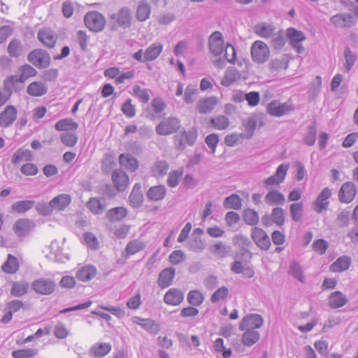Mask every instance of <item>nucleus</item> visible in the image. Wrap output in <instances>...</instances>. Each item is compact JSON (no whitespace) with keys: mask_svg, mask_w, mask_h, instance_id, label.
<instances>
[{"mask_svg":"<svg viewBox=\"0 0 358 358\" xmlns=\"http://www.w3.org/2000/svg\"><path fill=\"white\" fill-rule=\"evenodd\" d=\"M84 22L87 28L94 32L101 31L106 24L105 17L98 11H89L84 17Z\"/></svg>","mask_w":358,"mask_h":358,"instance_id":"nucleus-1","label":"nucleus"},{"mask_svg":"<svg viewBox=\"0 0 358 358\" xmlns=\"http://www.w3.org/2000/svg\"><path fill=\"white\" fill-rule=\"evenodd\" d=\"M27 60L38 69H46L51 63L50 55L43 49H34L27 56Z\"/></svg>","mask_w":358,"mask_h":358,"instance_id":"nucleus-2","label":"nucleus"},{"mask_svg":"<svg viewBox=\"0 0 358 358\" xmlns=\"http://www.w3.org/2000/svg\"><path fill=\"white\" fill-rule=\"evenodd\" d=\"M267 112L272 116L281 117L294 110V106L291 101L280 103L275 100L269 103L266 107Z\"/></svg>","mask_w":358,"mask_h":358,"instance_id":"nucleus-3","label":"nucleus"},{"mask_svg":"<svg viewBox=\"0 0 358 358\" xmlns=\"http://www.w3.org/2000/svg\"><path fill=\"white\" fill-rule=\"evenodd\" d=\"M55 287V282L50 278H40L34 280L31 283L33 290L42 295L52 294L54 292Z\"/></svg>","mask_w":358,"mask_h":358,"instance_id":"nucleus-4","label":"nucleus"},{"mask_svg":"<svg viewBox=\"0 0 358 358\" xmlns=\"http://www.w3.org/2000/svg\"><path fill=\"white\" fill-rule=\"evenodd\" d=\"M180 127V120L174 117H169L158 124L156 132L159 135L166 136L176 132Z\"/></svg>","mask_w":358,"mask_h":358,"instance_id":"nucleus-5","label":"nucleus"},{"mask_svg":"<svg viewBox=\"0 0 358 358\" xmlns=\"http://www.w3.org/2000/svg\"><path fill=\"white\" fill-rule=\"evenodd\" d=\"M208 47L210 53L214 57L220 56L226 46L221 32L215 31L213 32L208 38Z\"/></svg>","mask_w":358,"mask_h":358,"instance_id":"nucleus-6","label":"nucleus"},{"mask_svg":"<svg viewBox=\"0 0 358 358\" xmlns=\"http://www.w3.org/2000/svg\"><path fill=\"white\" fill-rule=\"evenodd\" d=\"M251 55L255 62L264 63L268 59L269 50L265 43L257 41L251 47Z\"/></svg>","mask_w":358,"mask_h":358,"instance_id":"nucleus-7","label":"nucleus"},{"mask_svg":"<svg viewBox=\"0 0 358 358\" xmlns=\"http://www.w3.org/2000/svg\"><path fill=\"white\" fill-rule=\"evenodd\" d=\"M264 324V319L257 314L246 315L239 323L240 330H250L260 328Z\"/></svg>","mask_w":358,"mask_h":358,"instance_id":"nucleus-8","label":"nucleus"},{"mask_svg":"<svg viewBox=\"0 0 358 358\" xmlns=\"http://www.w3.org/2000/svg\"><path fill=\"white\" fill-rule=\"evenodd\" d=\"M330 22L337 27L350 28L357 22L356 17L350 13H338L330 17Z\"/></svg>","mask_w":358,"mask_h":358,"instance_id":"nucleus-9","label":"nucleus"},{"mask_svg":"<svg viewBox=\"0 0 358 358\" xmlns=\"http://www.w3.org/2000/svg\"><path fill=\"white\" fill-rule=\"evenodd\" d=\"M331 196V190L329 187H324L313 202V210L317 213H321L322 211L327 210L329 205L328 199Z\"/></svg>","mask_w":358,"mask_h":358,"instance_id":"nucleus-10","label":"nucleus"},{"mask_svg":"<svg viewBox=\"0 0 358 358\" xmlns=\"http://www.w3.org/2000/svg\"><path fill=\"white\" fill-rule=\"evenodd\" d=\"M289 168V164H281L273 176L264 180V185L266 187H271L282 183L286 177Z\"/></svg>","mask_w":358,"mask_h":358,"instance_id":"nucleus-11","label":"nucleus"},{"mask_svg":"<svg viewBox=\"0 0 358 358\" xmlns=\"http://www.w3.org/2000/svg\"><path fill=\"white\" fill-rule=\"evenodd\" d=\"M37 38L44 46L52 48L57 41L58 36L50 29L43 28L38 31Z\"/></svg>","mask_w":358,"mask_h":358,"instance_id":"nucleus-12","label":"nucleus"},{"mask_svg":"<svg viewBox=\"0 0 358 358\" xmlns=\"http://www.w3.org/2000/svg\"><path fill=\"white\" fill-rule=\"evenodd\" d=\"M357 187L353 182H348L342 185L339 192L338 198L341 202L348 203L355 197Z\"/></svg>","mask_w":358,"mask_h":358,"instance_id":"nucleus-13","label":"nucleus"},{"mask_svg":"<svg viewBox=\"0 0 358 358\" xmlns=\"http://www.w3.org/2000/svg\"><path fill=\"white\" fill-rule=\"evenodd\" d=\"M251 236L254 242L262 250H267L269 248L271 245L270 238L263 229L258 227L252 228Z\"/></svg>","mask_w":358,"mask_h":358,"instance_id":"nucleus-14","label":"nucleus"},{"mask_svg":"<svg viewBox=\"0 0 358 358\" xmlns=\"http://www.w3.org/2000/svg\"><path fill=\"white\" fill-rule=\"evenodd\" d=\"M17 110L12 105L7 106L0 113V126L1 127H9L17 119Z\"/></svg>","mask_w":358,"mask_h":358,"instance_id":"nucleus-15","label":"nucleus"},{"mask_svg":"<svg viewBox=\"0 0 358 358\" xmlns=\"http://www.w3.org/2000/svg\"><path fill=\"white\" fill-rule=\"evenodd\" d=\"M196 139V134L194 131H183L175 138V146L178 150H182L186 145H193Z\"/></svg>","mask_w":358,"mask_h":358,"instance_id":"nucleus-16","label":"nucleus"},{"mask_svg":"<svg viewBox=\"0 0 358 358\" xmlns=\"http://www.w3.org/2000/svg\"><path fill=\"white\" fill-rule=\"evenodd\" d=\"M112 181L117 192H124L128 187L129 178L122 170H115L112 173Z\"/></svg>","mask_w":358,"mask_h":358,"instance_id":"nucleus-17","label":"nucleus"},{"mask_svg":"<svg viewBox=\"0 0 358 358\" xmlns=\"http://www.w3.org/2000/svg\"><path fill=\"white\" fill-rule=\"evenodd\" d=\"M34 227L35 224L32 220L21 218L15 222L13 229L17 236H24L29 234Z\"/></svg>","mask_w":358,"mask_h":358,"instance_id":"nucleus-18","label":"nucleus"},{"mask_svg":"<svg viewBox=\"0 0 358 358\" xmlns=\"http://www.w3.org/2000/svg\"><path fill=\"white\" fill-rule=\"evenodd\" d=\"M176 275V269L168 267L163 269L159 275L157 284L162 289H165L172 285Z\"/></svg>","mask_w":358,"mask_h":358,"instance_id":"nucleus-19","label":"nucleus"},{"mask_svg":"<svg viewBox=\"0 0 358 358\" xmlns=\"http://www.w3.org/2000/svg\"><path fill=\"white\" fill-rule=\"evenodd\" d=\"M133 323L140 325L145 331L156 334L160 331V325L153 320L149 318H141L135 316L132 318Z\"/></svg>","mask_w":358,"mask_h":358,"instance_id":"nucleus-20","label":"nucleus"},{"mask_svg":"<svg viewBox=\"0 0 358 358\" xmlns=\"http://www.w3.org/2000/svg\"><path fill=\"white\" fill-rule=\"evenodd\" d=\"M184 299L182 292L177 288L169 289L164 296V302L168 305L178 306Z\"/></svg>","mask_w":358,"mask_h":358,"instance_id":"nucleus-21","label":"nucleus"},{"mask_svg":"<svg viewBox=\"0 0 358 358\" xmlns=\"http://www.w3.org/2000/svg\"><path fill=\"white\" fill-rule=\"evenodd\" d=\"M107 206L108 204L104 197L99 199L96 197L90 198L87 203V208L95 215L102 214L106 209Z\"/></svg>","mask_w":358,"mask_h":358,"instance_id":"nucleus-22","label":"nucleus"},{"mask_svg":"<svg viewBox=\"0 0 358 358\" xmlns=\"http://www.w3.org/2000/svg\"><path fill=\"white\" fill-rule=\"evenodd\" d=\"M129 199L133 208H138L143 205L144 198L141 192V185L139 183H136L134 185Z\"/></svg>","mask_w":358,"mask_h":358,"instance_id":"nucleus-23","label":"nucleus"},{"mask_svg":"<svg viewBox=\"0 0 358 358\" xmlns=\"http://www.w3.org/2000/svg\"><path fill=\"white\" fill-rule=\"evenodd\" d=\"M48 90L46 84L41 81L32 82L27 87V93L31 96H42L47 94Z\"/></svg>","mask_w":358,"mask_h":358,"instance_id":"nucleus-24","label":"nucleus"},{"mask_svg":"<svg viewBox=\"0 0 358 358\" xmlns=\"http://www.w3.org/2000/svg\"><path fill=\"white\" fill-rule=\"evenodd\" d=\"M348 302V299L346 296L339 291L332 292L329 296V306L333 309L341 308Z\"/></svg>","mask_w":358,"mask_h":358,"instance_id":"nucleus-25","label":"nucleus"},{"mask_svg":"<svg viewBox=\"0 0 358 358\" xmlns=\"http://www.w3.org/2000/svg\"><path fill=\"white\" fill-rule=\"evenodd\" d=\"M166 195V189L162 185L150 187L146 193L147 197L152 201L163 200Z\"/></svg>","mask_w":358,"mask_h":358,"instance_id":"nucleus-26","label":"nucleus"},{"mask_svg":"<svg viewBox=\"0 0 358 358\" xmlns=\"http://www.w3.org/2000/svg\"><path fill=\"white\" fill-rule=\"evenodd\" d=\"M50 201L54 210L60 211L64 210L71 203V197L69 194H61L55 196Z\"/></svg>","mask_w":358,"mask_h":358,"instance_id":"nucleus-27","label":"nucleus"},{"mask_svg":"<svg viewBox=\"0 0 358 358\" xmlns=\"http://www.w3.org/2000/svg\"><path fill=\"white\" fill-rule=\"evenodd\" d=\"M351 264V259L346 255L338 257L331 266L330 271L334 273L348 270Z\"/></svg>","mask_w":358,"mask_h":358,"instance_id":"nucleus-28","label":"nucleus"},{"mask_svg":"<svg viewBox=\"0 0 358 358\" xmlns=\"http://www.w3.org/2000/svg\"><path fill=\"white\" fill-rule=\"evenodd\" d=\"M151 13V6L145 0L139 1L137 8L136 17L140 22H144L149 18Z\"/></svg>","mask_w":358,"mask_h":358,"instance_id":"nucleus-29","label":"nucleus"},{"mask_svg":"<svg viewBox=\"0 0 358 358\" xmlns=\"http://www.w3.org/2000/svg\"><path fill=\"white\" fill-rule=\"evenodd\" d=\"M163 50V45L160 43L151 44L144 52V63L156 59Z\"/></svg>","mask_w":358,"mask_h":358,"instance_id":"nucleus-30","label":"nucleus"},{"mask_svg":"<svg viewBox=\"0 0 358 358\" xmlns=\"http://www.w3.org/2000/svg\"><path fill=\"white\" fill-rule=\"evenodd\" d=\"M96 268L92 265L85 266L76 273V278L81 281L86 282L96 276Z\"/></svg>","mask_w":358,"mask_h":358,"instance_id":"nucleus-31","label":"nucleus"},{"mask_svg":"<svg viewBox=\"0 0 358 358\" xmlns=\"http://www.w3.org/2000/svg\"><path fill=\"white\" fill-rule=\"evenodd\" d=\"M169 169V165L165 160H157L150 168L152 176L158 178L165 176Z\"/></svg>","mask_w":358,"mask_h":358,"instance_id":"nucleus-32","label":"nucleus"},{"mask_svg":"<svg viewBox=\"0 0 358 358\" xmlns=\"http://www.w3.org/2000/svg\"><path fill=\"white\" fill-rule=\"evenodd\" d=\"M210 251L217 257L222 259L229 255L231 247L225 245L222 241H218L209 248Z\"/></svg>","mask_w":358,"mask_h":358,"instance_id":"nucleus-33","label":"nucleus"},{"mask_svg":"<svg viewBox=\"0 0 358 358\" xmlns=\"http://www.w3.org/2000/svg\"><path fill=\"white\" fill-rule=\"evenodd\" d=\"M265 202L268 205H283L285 202V196L277 190L269 191L264 198Z\"/></svg>","mask_w":358,"mask_h":358,"instance_id":"nucleus-34","label":"nucleus"},{"mask_svg":"<svg viewBox=\"0 0 358 358\" xmlns=\"http://www.w3.org/2000/svg\"><path fill=\"white\" fill-rule=\"evenodd\" d=\"M131 15L129 8L124 7L120 9L117 16V21L118 24L124 28H128L131 24Z\"/></svg>","mask_w":358,"mask_h":358,"instance_id":"nucleus-35","label":"nucleus"},{"mask_svg":"<svg viewBox=\"0 0 358 358\" xmlns=\"http://www.w3.org/2000/svg\"><path fill=\"white\" fill-rule=\"evenodd\" d=\"M120 164L128 171L134 172L138 168L137 159L130 155L121 154L119 157Z\"/></svg>","mask_w":358,"mask_h":358,"instance_id":"nucleus-36","label":"nucleus"},{"mask_svg":"<svg viewBox=\"0 0 358 358\" xmlns=\"http://www.w3.org/2000/svg\"><path fill=\"white\" fill-rule=\"evenodd\" d=\"M217 103V99L215 97H208L201 99L198 103V110L201 114H206L211 112Z\"/></svg>","mask_w":358,"mask_h":358,"instance_id":"nucleus-37","label":"nucleus"},{"mask_svg":"<svg viewBox=\"0 0 358 358\" xmlns=\"http://www.w3.org/2000/svg\"><path fill=\"white\" fill-rule=\"evenodd\" d=\"M244 333L242 336V343L248 347H250L255 344L260 338L259 333L253 329L243 330Z\"/></svg>","mask_w":358,"mask_h":358,"instance_id":"nucleus-38","label":"nucleus"},{"mask_svg":"<svg viewBox=\"0 0 358 358\" xmlns=\"http://www.w3.org/2000/svg\"><path fill=\"white\" fill-rule=\"evenodd\" d=\"M127 215V210L122 206L111 208L107 212V218L111 222L120 221Z\"/></svg>","mask_w":358,"mask_h":358,"instance_id":"nucleus-39","label":"nucleus"},{"mask_svg":"<svg viewBox=\"0 0 358 358\" xmlns=\"http://www.w3.org/2000/svg\"><path fill=\"white\" fill-rule=\"evenodd\" d=\"M7 50L10 57H19L24 52V47L20 40L14 38L9 43Z\"/></svg>","mask_w":358,"mask_h":358,"instance_id":"nucleus-40","label":"nucleus"},{"mask_svg":"<svg viewBox=\"0 0 358 358\" xmlns=\"http://www.w3.org/2000/svg\"><path fill=\"white\" fill-rule=\"evenodd\" d=\"M239 78V72L234 67H228L225 71L224 76L221 80V84L224 87L230 86Z\"/></svg>","mask_w":358,"mask_h":358,"instance_id":"nucleus-41","label":"nucleus"},{"mask_svg":"<svg viewBox=\"0 0 358 358\" xmlns=\"http://www.w3.org/2000/svg\"><path fill=\"white\" fill-rule=\"evenodd\" d=\"M78 127V124L74 122L71 118H64L56 122L55 128L57 131H67V130H76Z\"/></svg>","mask_w":358,"mask_h":358,"instance_id":"nucleus-42","label":"nucleus"},{"mask_svg":"<svg viewBox=\"0 0 358 358\" xmlns=\"http://www.w3.org/2000/svg\"><path fill=\"white\" fill-rule=\"evenodd\" d=\"M255 31L259 36L268 38L273 34L274 29L272 25L262 22L255 25Z\"/></svg>","mask_w":358,"mask_h":358,"instance_id":"nucleus-43","label":"nucleus"},{"mask_svg":"<svg viewBox=\"0 0 358 358\" xmlns=\"http://www.w3.org/2000/svg\"><path fill=\"white\" fill-rule=\"evenodd\" d=\"M223 206L226 209L239 210L242 207V202L240 196L233 194L224 200Z\"/></svg>","mask_w":358,"mask_h":358,"instance_id":"nucleus-44","label":"nucleus"},{"mask_svg":"<svg viewBox=\"0 0 358 358\" xmlns=\"http://www.w3.org/2000/svg\"><path fill=\"white\" fill-rule=\"evenodd\" d=\"M29 285L27 282H15L13 284L10 294L15 297H20L28 292Z\"/></svg>","mask_w":358,"mask_h":358,"instance_id":"nucleus-45","label":"nucleus"},{"mask_svg":"<svg viewBox=\"0 0 358 358\" xmlns=\"http://www.w3.org/2000/svg\"><path fill=\"white\" fill-rule=\"evenodd\" d=\"M317 128L315 122H312L307 127V130L303 136V143L308 145L313 146L316 141Z\"/></svg>","mask_w":358,"mask_h":358,"instance_id":"nucleus-46","label":"nucleus"},{"mask_svg":"<svg viewBox=\"0 0 358 358\" xmlns=\"http://www.w3.org/2000/svg\"><path fill=\"white\" fill-rule=\"evenodd\" d=\"M34 201L32 200H22L15 202L11 208L13 212L17 213H24L33 208Z\"/></svg>","mask_w":358,"mask_h":358,"instance_id":"nucleus-47","label":"nucleus"},{"mask_svg":"<svg viewBox=\"0 0 358 358\" xmlns=\"http://www.w3.org/2000/svg\"><path fill=\"white\" fill-rule=\"evenodd\" d=\"M32 159V153L29 150L18 149L13 155L12 163L18 164L22 161H31Z\"/></svg>","mask_w":358,"mask_h":358,"instance_id":"nucleus-48","label":"nucleus"},{"mask_svg":"<svg viewBox=\"0 0 358 358\" xmlns=\"http://www.w3.org/2000/svg\"><path fill=\"white\" fill-rule=\"evenodd\" d=\"M187 299L192 306H199L203 303L204 296L199 290L193 289L189 292Z\"/></svg>","mask_w":358,"mask_h":358,"instance_id":"nucleus-49","label":"nucleus"},{"mask_svg":"<svg viewBox=\"0 0 358 358\" xmlns=\"http://www.w3.org/2000/svg\"><path fill=\"white\" fill-rule=\"evenodd\" d=\"M111 345L107 343H101L93 345L91 348V352L95 357H102L110 352Z\"/></svg>","mask_w":358,"mask_h":358,"instance_id":"nucleus-50","label":"nucleus"},{"mask_svg":"<svg viewBox=\"0 0 358 358\" xmlns=\"http://www.w3.org/2000/svg\"><path fill=\"white\" fill-rule=\"evenodd\" d=\"M20 75L19 76L21 83H24L29 78L37 74V71L29 64H24L20 67Z\"/></svg>","mask_w":358,"mask_h":358,"instance_id":"nucleus-51","label":"nucleus"},{"mask_svg":"<svg viewBox=\"0 0 358 358\" xmlns=\"http://www.w3.org/2000/svg\"><path fill=\"white\" fill-rule=\"evenodd\" d=\"M290 215L294 222H299L303 213V204L302 202L292 203L289 206Z\"/></svg>","mask_w":358,"mask_h":358,"instance_id":"nucleus-52","label":"nucleus"},{"mask_svg":"<svg viewBox=\"0 0 358 358\" xmlns=\"http://www.w3.org/2000/svg\"><path fill=\"white\" fill-rule=\"evenodd\" d=\"M19 83H21L19 77L17 76H10L4 80L3 88L12 94L13 91L19 90Z\"/></svg>","mask_w":358,"mask_h":358,"instance_id":"nucleus-53","label":"nucleus"},{"mask_svg":"<svg viewBox=\"0 0 358 358\" xmlns=\"http://www.w3.org/2000/svg\"><path fill=\"white\" fill-rule=\"evenodd\" d=\"M210 125L215 129L223 130L229 125V120L224 115H218L210 120Z\"/></svg>","mask_w":358,"mask_h":358,"instance_id":"nucleus-54","label":"nucleus"},{"mask_svg":"<svg viewBox=\"0 0 358 358\" xmlns=\"http://www.w3.org/2000/svg\"><path fill=\"white\" fill-rule=\"evenodd\" d=\"M18 269L17 259L9 254L7 260L2 266V270L8 273H14Z\"/></svg>","mask_w":358,"mask_h":358,"instance_id":"nucleus-55","label":"nucleus"},{"mask_svg":"<svg viewBox=\"0 0 358 358\" xmlns=\"http://www.w3.org/2000/svg\"><path fill=\"white\" fill-rule=\"evenodd\" d=\"M257 125V118L255 116L249 117L243 121V126L245 131L248 132L246 138H250L253 136Z\"/></svg>","mask_w":358,"mask_h":358,"instance_id":"nucleus-56","label":"nucleus"},{"mask_svg":"<svg viewBox=\"0 0 358 358\" xmlns=\"http://www.w3.org/2000/svg\"><path fill=\"white\" fill-rule=\"evenodd\" d=\"M145 248V243L141 241L138 239L133 240L130 241L126 247V252L132 255L136 254V252L143 250Z\"/></svg>","mask_w":358,"mask_h":358,"instance_id":"nucleus-57","label":"nucleus"},{"mask_svg":"<svg viewBox=\"0 0 358 358\" xmlns=\"http://www.w3.org/2000/svg\"><path fill=\"white\" fill-rule=\"evenodd\" d=\"M287 36L289 38L291 45L295 43H300L306 39L303 32L292 27H289L287 29Z\"/></svg>","mask_w":358,"mask_h":358,"instance_id":"nucleus-58","label":"nucleus"},{"mask_svg":"<svg viewBox=\"0 0 358 358\" xmlns=\"http://www.w3.org/2000/svg\"><path fill=\"white\" fill-rule=\"evenodd\" d=\"M243 218L247 224L254 226L259 222V215L255 210L245 209L243 214Z\"/></svg>","mask_w":358,"mask_h":358,"instance_id":"nucleus-59","label":"nucleus"},{"mask_svg":"<svg viewBox=\"0 0 358 358\" xmlns=\"http://www.w3.org/2000/svg\"><path fill=\"white\" fill-rule=\"evenodd\" d=\"M271 45L275 50H280L285 45V38L284 31L280 30L271 36Z\"/></svg>","mask_w":358,"mask_h":358,"instance_id":"nucleus-60","label":"nucleus"},{"mask_svg":"<svg viewBox=\"0 0 358 358\" xmlns=\"http://www.w3.org/2000/svg\"><path fill=\"white\" fill-rule=\"evenodd\" d=\"M270 217L274 223L280 227L285 222V210L280 207H275L273 209Z\"/></svg>","mask_w":358,"mask_h":358,"instance_id":"nucleus-61","label":"nucleus"},{"mask_svg":"<svg viewBox=\"0 0 358 358\" xmlns=\"http://www.w3.org/2000/svg\"><path fill=\"white\" fill-rule=\"evenodd\" d=\"M115 166V156L112 154H106L102 161V171L109 173Z\"/></svg>","mask_w":358,"mask_h":358,"instance_id":"nucleus-62","label":"nucleus"},{"mask_svg":"<svg viewBox=\"0 0 358 358\" xmlns=\"http://www.w3.org/2000/svg\"><path fill=\"white\" fill-rule=\"evenodd\" d=\"M289 274L300 282H304L301 266L296 262H292L289 266Z\"/></svg>","mask_w":358,"mask_h":358,"instance_id":"nucleus-63","label":"nucleus"},{"mask_svg":"<svg viewBox=\"0 0 358 358\" xmlns=\"http://www.w3.org/2000/svg\"><path fill=\"white\" fill-rule=\"evenodd\" d=\"M38 350L33 348L17 350L12 352L13 358H29L36 355Z\"/></svg>","mask_w":358,"mask_h":358,"instance_id":"nucleus-64","label":"nucleus"}]
</instances>
